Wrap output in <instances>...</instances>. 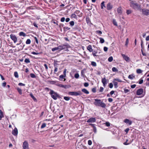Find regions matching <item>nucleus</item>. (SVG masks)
Here are the masks:
<instances>
[{
  "instance_id": "f257e3e1",
  "label": "nucleus",
  "mask_w": 149,
  "mask_h": 149,
  "mask_svg": "<svg viewBox=\"0 0 149 149\" xmlns=\"http://www.w3.org/2000/svg\"><path fill=\"white\" fill-rule=\"evenodd\" d=\"M130 6L134 10L141 11V6L136 1H132L130 3Z\"/></svg>"
},
{
  "instance_id": "f03ea898",
  "label": "nucleus",
  "mask_w": 149,
  "mask_h": 149,
  "mask_svg": "<svg viewBox=\"0 0 149 149\" xmlns=\"http://www.w3.org/2000/svg\"><path fill=\"white\" fill-rule=\"evenodd\" d=\"M93 102L94 104L96 106L100 107L103 108H105L106 105L100 99H95Z\"/></svg>"
},
{
  "instance_id": "7ed1b4c3",
  "label": "nucleus",
  "mask_w": 149,
  "mask_h": 149,
  "mask_svg": "<svg viewBox=\"0 0 149 149\" xmlns=\"http://www.w3.org/2000/svg\"><path fill=\"white\" fill-rule=\"evenodd\" d=\"M49 93L51 95L52 97L54 100H56L58 98H59L60 97V96L57 93L54 92L52 90H50Z\"/></svg>"
},
{
  "instance_id": "20e7f679",
  "label": "nucleus",
  "mask_w": 149,
  "mask_h": 149,
  "mask_svg": "<svg viewBox=\"0 0 149 149\" xmlns=\"http://www.w3.org/2000/svg\"><path fill=\"white\" fill-rule=\"evenodd\" d=\"M68 95H70L77 96L82 94V93L80 91L77 92H70L68 93Z\"/></svg>"
},
{
  "instance_id": "39448f33",
  "label": "nucleus",
  "mask_w": 149,
  "mask_h": 149,
  "mask_svg": "<svg viewBox=\"0 0 149 149\" xmlns=\"http://www.w3.org/2000/svg\"><path fill=\"white\" fill-rule=\"evenodd\" d=\"M69 46V45L68 44L61 45L58 47V49L59 50L61 51L63 49H67Z\"/></svg>"
},
{
  "instance_id": "423d86ee",
  "label": "nucleus",
  "mask_w": 149,
  "mask_h": 149,
  "mask_svg": "<svg viewBox=\"0 0 149 149\" xmlns=\"http://www.w3.org/2000/svg\"><path fill=\"white\" fill-rule=\"evenodd\" d=\"M140 11H142V14L144 15L148 16L149 15V10L148 9L141 8Z\"/></svg>"
},
{
  "instance_id": "0eeeda50",
  "label": "nucleus",
  "mask_w": 149,
  "mask_h": 149,
  "mask_svg": "<svg viewBox=\"0 0 149 149\" xmlns=\"http://www.w3.org/2000/svg\"><path fill=\"white\" fill-rule=\"evenodd\" d=\"M10 38L13 41L14 43H16L17 41V38L16 36L14 34H11L10 35Z\"/></svg>"
},
{
  "instance_id": "6e6552de",
  "label": "nucleus",
  "mask_w": 149,
  "mask_h": 149,
  "mask_svg": "<svg viewBox=\"0 0 149 149\" xmlns=\"http://www.w3.org/2000/svg\"><path fill=\"white\" fill-rule=\"evenodd\" d=\"M115 81H117L119 82H121L122 81L121 80L119 79H113V84H114L115 88H116L118 87V83L117 82Z\"/></svg>"
},
{
  "instance_id": "1a4fd4ad",
  "label": "nucleus",
  "mask_w": 149,
  "mask_h": 149,
  "mask_svg": "<svg viewBox=\"0 0 149 149\" xmlns=\"http://www.w3.org/2000/svg\"><path fill=\"white\" fill-rule=\"evenodd\" d=\"M22 147L23 149H29V144L26 141H25L23 143Z\"/></svg>"
},
{
  "instance_id": "9d476101",
  "label": "nucleus",
  "mask_w": 149,
  "mask_h": 149,
  "mask_svg": "<svg viewBox=\"0 0 149 149\" xmlns=\"http://www.w3.org/2000/svg\"><path fill=\"white\" fill-rule=\"evenodd\" d=\"M102 82L103 84V86L105 87L107 84V79L104 77L102 79Z\"/></svg>"
},
{
  "instance_id": "9b49d317",
  "label": "nucleus",
  "mask_w": 149,
  "mask_h": 149,
  "mask_svg": "<svg viewBox=\"0 0 149 149\" xmlns=\"http://www.w3.org/2000/svg\"><path fill=\"white\" fill-rule=\"evenodd\" d=\"M96 121V119L95 118H89L87 121V122L89 123H94Z\"/></svg>"
},
{
  "instance_id": "f8f14e48",
  "label": "nucleus",
  "mask_w": 149,
  "mask_h": 149,
  "mask_svg": "<svg viewBox=\"0 0 149 149\" xmlns=\"http://www.w3.org/2000/svg\"><path fill=\"white\" fill-rule=\"evenodd\" d=\"M143 90L142 88H140L138 89L136 92V94L137 95H140L143 93Z\"/></svg>"
},
{
  "instance_id": "ddd939ff",
  "label": "nucleus",
  "mask_w": 149,
  "mask_h": 149,
  "mask_svg": "<svg viewBox=\"0 0 149 149\" xmlns=\"http://www.w3.org/2000/svg\"><path fill=\"white\" fill-rule=\"evenodd\" d=\"M12 134L15 136H17L18 134V130L16 128H15L14 130H13L12 132Z\"/></svg>"
},
{
  "instance_id": "4468645a",
  "label": "nucleus",
  "mask_w": 149,
  "mask_h": 149,
  "mask_svg": "<svg viewBox=\"0 0 149 149\" xmlns=\"http://www.w3.org/2000/svg\"><path fill=\"white\" fill-rule=\"evenodd\" d=\"M113 8L112 5H111V3H108L107 5V10H111Z\"/></svg>"
},
{
  "instance_id": "2eb2a0df",
  "label": "nucleus",
  "mask_w": 149,
  "mask_h": 149,
  "mask_svg": "<svg viewBox=\"0 0 149 149\" xmlns=\"http://www.w3.org/2000/svg\"><path fill=\"white\" fill-rule=\"evenodd\" d=\"M124 122L127 124H128L129 125H131L132 123V121L130 120L127 119H125L124 120Z\"/></svg>"
},
{
  "instance_id": "dca6fc26",
  "label": "nucleus",
  "mask_w": 149,
  "mask_h": 149,
  "mask_svg": "<svg viewBox=\"0 0 149 149\" xmlns=\"http://www.w3.org/2000/svg\"><path fill=\"white\" fill-rule=\"evenodd\" d=\"M59 86L65 89L68 88L70 87V86L67 85H63L62 84H60L59 85Z\"/></svg>"
},
{
  "instance_id": "f3484780",
  "label": "nucleus",
  "mask_w": 149,
  "mask_h": 149,
  "mask_svg": "<svg viewBox=\"0 0 149 149\" xmlns=\"http://www.w3.org/2000/svg\"><path fill=\"white\" fill-rule=\"evenodd\" d=\"M122 56L123 58L126 61H127L129 60V58L127 56H126L125 54H122Z\"/></svg>"
},
{
  "instance_id": "a211bd4d",
  "label": "nucleus",
  "mask_w": 149,
  "mask_h": 149,
  "mask_svg": "<svg viewBox=\"0 0 149 149\" xmlns=\"http://www.w3.org/2000/svg\"><path fill=\"white\" fill-rule=\"evenodd\" d=\"M122 8L121 7H118L117 9V11L118 14L119 15H121L122 14Z\"/></svg>"
},
{
  "instance_id": "6ab92c4d",
  "label": "nucleus",
  "mask_w": 149,
  "mask_h": 149,
  "mask_svg": "<svg viewBox=\"0 0 149 149\" xmlns=\"http://www.w3.org/2000/svg\"><path fill=\"white\" fill-rule=\"evenodd\" d=\"M74 13L76 14L79 15H78L79 17H81L82 16V13H80L79 10H77L74 12Z\"/></svg>"
},
{
  "instance_id": "aec40b11",
  "label": "nucleus",
  "mask_w": 149,
  "mask_h": 149,
  "mask_svg": "<svg viewBox=\"0 0 149 149\" xmlns=\"http://www.w3.org/2000/svg\"><path fill=\"white\" fill-rule=\"evenodd\" d=\"M87 49L90 52H91L93 51V49L92 48V47L91 45H89L87 47Z\"/></svg>"
},
{
  "instance_id": "412c9836",
  "label": "nucleus",
  "mask_w": 149,
  "mask_h": 149,
  "mask_svg": "<svg viewBox=\"0 0 149 149\" xmlns=\"http://www.w3.org/2000/svg\"><path fill=\"white\" fill-rule=\"evenodd\" d=\"M19 35L20 36H23L24 37H25L26 36V33L22 31L20 32L19 33Z\"/></svg>"
},
{
  "instance_id": "4be33fe9",
  "label": "nucleus",
  "mask_w": 149,
  "mask_h": 149,
  "mask_svg": "<svg viewBox=\"0 0 149 149\" xmlns=\"http://www.w3.org/2000/svg\"><path fill=\"white\" fill-rule=\"evenodd\" d=\"M81 91L82 92L86 94H88L89 93V91L85 88L82 89Z\"/></svg>"
},
{
  "instance_id": "5701e85b",
  "label": "nucleus",
  "mask_w": 149,
  "mask_h": 149,
  "mask_svg": "<svg viewBox=\"0 0 149 149\" xmlns=\"http://www.w3.org/2000/svg\"><path fill=\"white\" fill-rule=\"evenodd\" d=\"M128 78L131 79H133L135 78V76L133 74H130L129 75Z\"/></svg>"
},
{
  "instance_id": "b1692460",
  "label": "nucleus",
  "mask_w": 149,
  "mask_h": 149,
  "mask_svg": "<svg viewBox=\"0 0 149 149\" xmlns=\"http://www.w3.org/2000/svg\"><path fill=\"white\" fill-rule=\"evenodd\" d=\"M66 77V76L64 75H61L59 77V80H62V79H64L65 77Z\"/></svg>"
},
{
  "instance_id": "393cba45",
  "label": "nucleus",
  "mask_w": 149,
  "mask_h": 149,
  "mask_svg": "<svg viewBox=\"0 0 149 149\" xmlns=\"http://www.w3.org/2000/svg\"><path fill=\"white\" fill-rule=\"evenodd\" d=\"M104 3V1H102V3H101V8L102 9L103 8V7H106V6H105Z\"/></svg>"
},
{
  "instance_id": "a878e982",
  "label": "nucleus",
  "mask_w": 149,
  "mask_h": 149,
  "mask_svg": "<svg viewBox=\"0 0 149 149\" xmlns=\"http://www.w3.org/2000/svg\"><path fill=\"white\" fill-rule=\"evenodd\" d=\"M97 52V51H94L92 53L93 55L94 56H98L96 54Z\"/></svg>"
},
{
  "instance_id": "bb28decb",
  "label": "nucleus",
  "mask_w": 149,
  "mask_h": 149,
  "mask_svg": "<svg viewBox=\"0 0 149 149\" xmlns=\"http://www.w3.org/2000/svg\"><path fill=\"white\" fill-rule=\"evenodd\" d=\"M30 96L34 101L37 100L36 98L33 95V94L32 93H30Z\"/></svg>"
},
{
  "instance_id": "cd10ccee",
  "label": "nucleus",
  "mask_w": 149,
  "mask_h": 149,
  "mask_svg": "<svg viewBox=\"0 0 149 149\" xmlns=\"http://www.w3.org/2000/svg\"><path fill=\"white\" fill-rule=\"evenodd\" d=\"M71 17L72 18H76L77 16L74 13H73L71 15Z\"/></svg>"
},
{
  "instance_id": "c85d7f7f",
  "label": "nucleus",
  "mask_w": 149,
  "mask_h": 149,
  "mask_svg": "<svg viewBox=\"0 0 149 149\" xmlns=\"http://www.w3.org/2000/svg\"><path fill=\"white\" fill-rule=\"evenodd\" d=\"M14 75L16 78H18L19 77L18 74L17 72H15L14 73Z\"/></svg>"
},
{
  "instance_id": "c756f323",
  "label": "nucleus",
  "mask_w": 149,
  "mask_h": 149,
  "mask_svg": "<svg viewBox=\"0 0 149 149\" xmlns=\"http://www.w3.org/2000/svg\"><path fill=\"white\" fill-rule=\"evenodd\" d=\"M112 69L113 72H117L118 71V70L115 67H113Z\"/></svg>"
},
{
  "instance_id": "7c9ffc66",
  "label": "nucleus",
  "mask_w": 149,
  "mask_h": 149,
  "mask_svg": "<svg viewBox=\"0 0 149 149\" xmlns=\"http://www.w3.org/2000/svg\"><path fill=\"white\" fill-rule=\"evenodd\" d=\"M31 43V41L30 39H28L26 42V44H30Z\"/></svg>"
},
{
  "instance_id": "2f4dec72",
  "label": "nucleus",
  "mask_w": 149,
  "mask_h": 149,
  "mask_svg": "<svg viewBox=\"0 0 149 149\" xmlns=\"http://www.w3.org/2000/svg\"><path fill=\"white\" fill-rule=\"evenodd\" d=\"M24 62L27 63H30V61L29 58H26L24 60Z\"/></svg>"
},
{
  "instance_id": "473e14b6",
  "label": "nucleus",
  "mask_w": 149,
  "mask_h": 149,
  "mask_svg": "<svg viewBox=\"0 0 149 149\" xmlns=\"http://www.w3.org/2000/svg\"><path fill=\"white\" fill-rule=\"evenodd\" d=\"M100 40V42L101 43H103L104 42V40L102 38H99Z\"/></svg>"
},
{
  "instance_id": "72a5a7b5",
  "label": "nucleus",
  "mask_w": 149,
  "mask_h": 149,
  "mask_svg": "<svg viewBox=\"0 0 149 149\" xmlns=\"http://www.w3.org/2000/svg\"><path fill=\"white\" fill-rule=\"evenodd\" d=\"M17 90L20 94V95L22 94V90L20 88H17Z\"/></svg>"
},
{
  "instance_id": "f704fd0d",
  "label": "nucleus",
  "mask_w": 149,
  "mask_h": 149,
  "mask_svg": "<svg viewBox=\"0 0 149 149\" xmlns=\"http://www.w3.org/2000/svg\"><path fill=\"white\" fill-rule=\"evenodd\" d=\"M113 60V58L112 56H110L108 59V61L109 62H111Z\"/></svg>"
},
{
  "instance_id": "c9c22d12",
  "label": "nucleus",
  "mask_w": 149,
  "mask_h": 149,
  "mask_svg": "<svg viewBox=\"0 0 149 149\" xmlns=\"http://www.w3.org/2000/svg\"><path fill=\"white\" fill-rule=\"evenodd\" d=\"M91 64L92 66L94 67H95L97 65L96 63L94 61H92L91 62Z\"/></svg>"
},
{
  "instance_id": "e433bc0d",
  "label": "nucleus",
  "mask_w": 149,
  "mask_h": 149,
  "mask_svg": "<svg viewBox=\"0 0 149 149\" xmlns=\"http://www.w3.org/2000/svg\"><path fill=\"white\" fill-rule=\"evenodd\" d=\"M132 10H126V13L127 15H129L132 13Z\"/></svg>"
},
{
  "instance_id": "4c0bfd02",
  "label": "nucleus",
  "mask_w": 149,
  "mask_h": 149,
  "mask_svg": "<svg viewBox=\"0 0 149 149\" xmlns=\"http://www.w3.org/2000/svg\"><path fill=\"white\" fill-rule=\"evenodd\" d=\"M64 99L66 101H69L70 100V97H64Z\"/></svg>"
},
{
  "instance_id": "58836bf2",
  "label": "nucleus",
  "mask_w": 149,
  "mask_h": 149,
  "mask_svg": "<svg viewBox=\"0 0 149 149\" xmlns=\"http://www.w3.org/2000/svg\"><path fill=\"white\" fill-rule=\"evenodd\" d=\"M63 29L65 31H66L67 30H70V28L68 27H64Z\"/></svg>"
},
{
  "instance_id": "ea45409f",
  "label": "nucleus",
  "mask_w": 149,
  "mask_h": 149,
  "mask_svg": "<svg viewBox=\"0 0 149 149\" xmlns=\"http://www.w3.org/2000/svg\"><path fill=\"white\" fill-rule=\"evenodd\" d=\"M142 72V71L140 69H138L136 70V72L138 74H140Z\"/></svg>"
},
{
  "instance_id": "a19ab883",
  "label": "nucleus",
  "mask_w": 149,
  "mask_h": 149,
  "mask_svg": "<svg viewBox=\"0 0 149 149\" xmlns=\"http://www.w3.org/2000/svg\"><path fill=\"white\" fill-rule=\"evenodd\" d=\"M58 50V47H55L52 48V50L53 52H54L56 50Z\"/></svg>"
},
{
  "instance_id": "79ce46f5",
  "label": "nucleus",
  "mask_w": 149,
  "mask_h": 149,
  "mask_svg": "<svg viewBox=\"0 0 149 149\" xmlns=\"http://www.w3.org/2000/svg\"><path fill=\"white\" fill-rule=\"evenodd\" d=\"M30 76L32 78H35L36 77V76L35 74L33 73H31L30 74Z\"/></svg>"
},
{
  "instance_id": "37998d69",
  "label": "nucleus",
  "mask_w": 149,
  "mask_h": 149,
  "mask_svg": "<svg viewBox=\"0 0 149 149\" xmlns=\"http://www.w3.org/2000/svg\"><path fill=\"white\" fill-rule=\"evenodd\" d=\"M46 126V124L45 123H42V125L41 128V129L43 128Z\"/></svg>"
},
{
  "instance_id": "c03bdc74",
  "label": "nucleus",
  "mask_w": 149,
  "mask_h": 149,
  "mask_svg": "<svg viewBox=\"0 0 149 149\" xmlns=\"http://www.w3.org/2000/svg\"><path fill=\"white\" fill-rule=\"evenodd\" d=\"M69 24L71 26H72L74 25V22L73 21H70L69 22Z\"/></svg>"
},
{
  "instance_id": "a18cd8bd",
  "label": "nucleus",
  "mask_w": 149,
  "mask_h": 149,
  "mask_svg": "<svg viewBox=\"0 0 149 149\" xmlns=\"http://www.w3.org/2000/svg\"><path fill=\"white\" fill-rule=\"evenodd\" d=\"M105 124L106 125L107 127H109L110 126V123L108 122H106L105 123Z\"/></svg>"
},
{
  "instance_id": "49530a36",
  "label": "nucleus",
  "mask_w": 149,
  "mask_h": 149,
  "mask_svg": "<svg viewBox=\"0 0 149 149\" xmlns=\"http://www.w3.org/2000/svg\"><path fill=\"white\" fill-rule=\"evenodd\" d=\"M41 53H36L34 52H31V54L34 55H38Z\"/></svg>"
},
{
  "instance_id": "de8ad7c7",
  "label": "nucleus",
  "mask_w": 149,
  "mask_h": 149,
  "mask_svg": "<svg viewBox=\"0 0 149 149\" xmlns=\"http://www.w3.org/2000/svg\"><path fill=\"white\" fill-rule=\"evenodd\" d=\"M79 77V75L78 73H76L74 75V77L76 79L78 78Z\"/></svg>"
},
{
  "instance_id": "09e8293b",
  "label": "nucleus",
  "mask_w": 149,
  "mask_h": 149,
  "mask_svg": "<svg viewBox=\"0 0 149 149\" xmlns=\"http://www.w3.org/2000/svg\"><path fill=\"white\" fill-rule=\"evenodd\" d=\"M113 23L114 25L117 26V22H116L115 20L113 19Z\"/></svg>"
},
{
  "instance_id": "8fccbe9b",
  "label": "nucleus",
  "mask_w": 149,
  "mask_h": 149,
  "mask_svg": "<svg viewBox=\"0 0 149 149\" xmlns=\"http://www.w3.org/2000/svg\"><path fill=\"white\" fill-rule=\"evenodd\" d=\"M128 42H129V39L128 38H127V39L126 40V42H125V46H127L128 44Z\"/></svg>"
},
{
  "instance_id": "3c124183",
  "label": "nucleus",
  "mask_w": 149,
  "mask_h": 149,
  "mask_svg": "<svg viewBox=\"0 0 149 149\" xmlns=\"http://www.w3.org/2000/svg\"><path fill=\"white\" fill-rule=\"evenodd\" d=\"M93 131L95 133H96L97 132V129H96V128L95 127H93Z\"/></svg>"
},
{
  "instance_id": "603ef678",
  "label": "nucleus",
  "mask_w": 149,
  "mask_h": 149,
  "mask_svg": "<svg viewBox=\"0 0 149 149\" xmlns=\"http://www.w3.org/2000/svg\"><path fill=\"white\" fill-rule=\"evenodd\" d=\"M103 90L104 88L102 87H101L100 88L99 91L102 92L103 91Z\"/></svg>"
},
{
  "instance_id": "864d4df0",
  "label": "nucleus",
  "mask_w": 149,
  "mask_h": 149,
  "mask_svg": "<svg viewBox=\"0 0 149 149\" xmlns=\"http://www.w3.org/2000/svg\"><path fill=\"white\" fill-rule=\"evenodd\" d=\"M143 80L141 79L139 80V84H141L143 83Z\"/></svg>"
},
{
  "instance_id": "5fc2aeb1",
  "label": "nucleus",
  "mask_w": 149,
  "mask_h": 149,
  "mask_svg": "<svg viewBox=\"0 0 149 149\" xmlns=\"http://www.w3.org/2000/svg\"><path fill=\"white\" fill-rule=\"evenodd\" d=\"M141 51L142 54L143 55V56H146V53H145V52H143L142 49L141 50Z\"/></svg>"
},
{
  "instance_id": "6e6d98bb",
  "label": "nucleus",
  "mask_w": 149,
  "mask_h": 149,
  "mask_svg": "<svg viewBox=\"0 0 149 149\" xmlns=\"http://www.w3.org/2000/svg\"><path fill=\"white\" fill-rule=\"evenodd\" d=\"M65 20V18L64 17H62L61 19V21L62 22H64Z\"/></svg>"
},
{
  "instance_id": "4d7b16f0",
  "label": "nucleus",
  "mask_w": 149,
  "mask_h": 149,
  "mask_svg": "<svg viewBox=\"0 0 149 149\" xmlns=\"http://www.w3.org/2000/svg\"><path fill=\"white\" fill-rule=\"evenodd\" d=\"M89 85V84L88 83L85 82L84 84V86L86 87H88Z\"/></svg>"
},
{
  "instance_id": "13d9d810",
  "label": "nucleus",
  "mask_w": 149,
  "mask_h": 149,
  "mask_svg": "<svg viewBox=\"0 0 149 149\" xmlns=\"http://www.w3.org/2000/svg\"><path fill=\"white\" fill-rule=\"evenodd\" d=\"M57 65H58V64L57 63V61H55L54 62V67H57Z\"/></svg>"
},
{
  "instance_id": "bf43d9fd",
  "label": "nucleus",
  "mask_w": 149,
  "mask_h": 149,
  "mask_svg": "<svg viewBox=\"0 0 149 149\" xmlns=\"http://www.w3.org/2000/svg\"><path fill=\"white\" fill-rule=\"evenodd\" d=\"M92 144V142L91 140H89L88 141V144L89 145H91Z\"/></svg>"
},
{
  "instance_id": "052dcab7",
  "label": "nucleus",
  "mask_w": 149,
  "mask_h": 149,
  "mask_svg": "<svg viewBox=\"0 0 149 149\" xmlns=\"http://www.w3.org/2000/svg\"><path fill=\"white\" fill-rule=\"evenodd\" d=\"M18 85L20 86H25V84H23L22 83H19L18 84Z\"/></svg>"
},
{
  "instance_id": "680f3d73",
  "label": "nucleus",
  "mask_w": 149,
  "mask_h": 149,
  "mask_svg": "<svg viewBox=\"0 0 149 149\" xmlns=\"http://www.w3.org/2000/svg\"><path fill=\"white\" fill-rule=\"evenodd\" d=\"M124 91L125 93H127L130 91V90L128 89H124Z\"/></svg>"
},
{
  "instance_id": "e2e57ef3",
  "label": "nucleus",
  "mask_w": 149,
  "mask_h": 149,
  "mask_svg": "<svg viewBox=\"0 0 149 149\" xmlns=\"http://www.w3.org/2000/svg\"><path fill=\"white\" fill-rule=\"evenodd\" d=\"M109 87L110 88H112L113 87V84L112 83H111L109 84Z\"/></svg>"
},
{
  "instance_id": "0e129e2a",
  "label": "nucleus",
  "mask_w": 149,
  "mask_h": 149,
  "mask_svg": "<svg viewBox=\"0 0 149 149\" xmlns=\"http://www.w3.org/2000/svg\"><path fill=\"white\" fill-rule=\"evenodd\" d=\"M92 91L93 93H95L96 92V88H93L92 89Z\"/></svg>"
},
{
  "instance_id": "69168bd1",
  "label": "nucleus",
  "mask_w": 149,
  "mask_h": 149,
  "mask_svg": "<svg viewBox=\"0 0 149 149\" xmlns=\"http://www.w3.org/2000/svg\"><path fill=\"white\" fill-rule=\"evenodd\" d=\"M34 39H35V40L37 44H38V40L37 38L36 37H34Z\"/></svg>"
},
{
  "instance_id": "338daca9",
  "label": "nucleus",
  "mask_w": 149,
  "mask_h": 149,
  "mask_svg": "<svg viewBox=\"0 0 149 149\" xmlns=\"http://www.w3.org/2000/svg\"><path fill=\"white\" fill-rule=\"evenodd\" d=\"M108 48L106 47H104V50L105 52H107L108 50Z\"/></svg>"
},
{
  "instance_id": "774afa93",
  "label": "nucleus",
  "mask_w": 149,
  "mask_h": 149,
  "mask_svg": "<svg viewBox=\"0 0 149 149\" xmlns=\"http://www.w3.org/2000/svg\"><path fill=\"white\" fill-rule=\"evenodd\" d=\"M113 99L111 98H110L108 99V101L109 102H111L113 101Z\"/></svg>"
}]
</instances>
